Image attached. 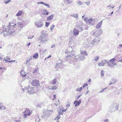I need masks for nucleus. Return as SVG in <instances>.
I'll return each instance as SVG.
<instances>
[{
    "instance_id": "1",
    "label": "nucleus",
    "mask_w": 122,
    "mask_h": 122,
    "mask_svg": "<svg viewBox=\"0 0 122 122\" xmlns=\"http://www.w3.org/2000/svg\"><path fill=\"white\" fill-rule=\"evenodd\" d=\"M16 24L10 22L8 26H7L5 29V30H4L0 29V34L3 33V35L5 36L7 35L14 33V31L13 29L15 27Z\"/></svg>"
},
{
    "instance_id": "2",
    "label": "nucleus",
    "mask_w": 122,
    "mask_h": 122,
    "mask_svg": "<svg viewBox=\"0 0 122 122\" xmlns=\"http://www.w3.org/2000/svg\"><path fill=\"white\" fill-rule=\"evenodd\" d=\"M26 90L28 93L30 94H33L37 91V88L35 87H31L30 86L27 87Z\"/></svg>"
},
{
    "instance_id": "3",
    "label": "nucleus",
    "mask_w": 122,
    "mask_h": 122,
    "mask_svg": "<svg viewBox=\"0 0 122 122\" xmlns=\"http://www.w3.org/2000/svg\"><path fill=\"white\" fill-rule=\"evenodd\" d=\"M102 33V31L101 29L97 30L95 32H94L92 35L93 36L97 37L100 36Z\"/></svg>"
},
{
    "instance_id": "4",
    "label": "nucleus",
    "mask_w": 122,
    "mask_h": 122,
    "mask_svg": "<svg viewBox=\"0 0 122 122\" xmlns=\"http://www.w3.org/2000/svg\"><path fill=\"white\" fill-rule=\"evenodd\" d=\"M34 24L37 28L41 27L44 25L43 21L41 20L36 21L34 22Z\"/></svg>"
},
{
    "instance_id": "5",
    "label": "nucleus",
    "mask_w": 122,
    "mask_h": 122,
    "mask_svg": "<svg viewBox=\"0 0 122 122\" xmlns=\"http://www.w3.org/2000/svg\"><path fill=\"white\" fill-rule=\"evenodd\" d=\"M31 111L29 109L26 108L25 110V112H23V113H24V118H27V116H29L31 113Z\"/></svg>"
},
{
    "instance_id": "6",
    "label": "nucleus",
    "mask_w": 122,
    "mask_h": 122,
    "mask_svg": "<svg viewBox=\"0 0 122 122\" xmlns=\"http://www.w3.org/2000/svg\"><path fill=\"white\" fill-rule=\"evenodd\" d=\"M31 84L33 86H39V81L38 80L34 79L31 81Z\"/></svg>"
},
{
    "instance_id": "7",
    "label": "nucleus",
    "mask_w": 122,
    "mask_h": 122,
    "mask_svg": "<svg viewBox=\"0 0 122 122\" xmlns=\"http://www.w3.org/2000/svg\"><path fill=\"white\" fill-rule=\"evenodd\" d=\"M78 56H76L75 58L78 60L79 58L81 60L85 59V56H87V54H80Z\"/></svg>"
},
{
    "instance_id": "8",
    "label": "nucleus",
    "mask_w": 122,
    "mask_h": 122,
    "mask_svg": "<svg viewBox=\"0 0 122 122\" xmlns=\"http://www.w3.org/2000/svg\"><path fill=\"white\" fill-rule=\"evenodd\" d=\"M100 39L98 38H96L92 41L91 44L93 45H97L100 41Z\"/></svg>"
},
{
    "instance_id": "9",
    "label": "nucleus",
    "mask_w": 122,
    "mask_h": 122,
    "mask_svg": "<svg viewBox=\"0 0 122 122\" xmlns=\"http://www.w3.org/2000/svg\"><path fill=\"white\" fill-rule=\"evenodd\" d=\"M48 40L46 38L42 37L41 36L39 37L38 39V41L39 42L42 43L45 42Z\"/></svg>"
},
{
    "instance_id": "10",
    "label": "nucleus",
    "mask_w": 122,
    "mask_h": 122,
    "mask_svg": "<svg viewBox=\"0 0 122 122\" xmlns=\"http://www.w3.org/2000/svg\"><path fill=\"white\" fill-rule=\"evenodd\" d=\"M63 61L61 60H59L58 61L56 64V68H60L61 65H62Z\"/></svg>"
},
{
    "instance_id": "11",
    "label": "nucleus",
    "mask_w": 122,
    "mask_h": 122,
    "mask_svg": "<svg viewBox=\"0 0 122 122\" xmlns=\"http://www.w3.org/2000/svg\"><path fill=\"white\" fill-rule=\"evenodd\" d=\"M81 99H80L78 101H77V100L75 101L74 102V104H75V107H77L81 103Z\"/></svg>"
},
{
    "instance_id": "12",
    "label": "nucleus",
    "mask_w": 122,
    "mask_h": 122,
    "mask_svg": "<svg viewBox=\"0 0 122 122\" xmlns=\"http://www.w3.org/2000/svg\"><path fill=\"white\" fill-rule=\"evenodd\" d=\"M73 31L74 35L76 36L78 35L79 31V30L77 29H74Z\"/></svg>"
},
{
    "instance_id": "13",
    "label": "nucleus",
    "mask_w": 122,
    "mask_h": 122,
    "mask_svg": "<svg viewBox=\"0 0 122 122\" xmlns=\"http://www.w3.org/2000/svg\"><path fill=\"white\" fill-rule=\"evenodd\" d=\"M102 21H101L100 22L98 23L96 26V28L98 29L101 28L102 25Z\"/></svg>"
},
{
    "instance_id": "14",
    "label": "nucleus",
    "mask_w": 122,
    "mask_h": 122,
    "mask_svg": "<svg viewBox=\"0 0 122 122\" xmlns=\"http://www.w3.org/2000/svg\"><path fill=\"white\" fill-rule=\"evenodd\" d=\"M114 104L112 105L111 106H110L109 107V111L112 112L114 111Z\"/></svg>"
},
{
    "instance_id": "15",
    "label": "nucleus",
    "mask_w": 122,
    "mask_h": 122,
    "mask_svg": "<svg viewBox=\"0 0 122 122\" xmlns=\"http://www.w3.org/2000/svg\"><path fill=\"white\" fill-rule=\"evenodd\" d=\"M46 31H43L41 32V34L40 36L42 37L46 38Z\"/></svg>"
},
{
    "instance_id": "16",
    "label": "nucleus",
    "mask_w": 122,
    "mask_h": 122,
    "mask_svg": "<svg viewBox=\"0 0 122 122\" xmlns=\"http://www.w3.org/2000/svg\"><path fill=\"white\" fill-rule=\"evenodd\" d=\"M107 61V60H104L103 61H102L101 62L99 63L98 64L99 66H103L104 64Z\"/></svg>"
},
{
    "instance_id": "17",
    "label": "nucleus",
    "mask_w": 122,
    "mask_h": 122,
    "mask_svg": "<svg viewBox=\"0 0 122 122\" xmlns=\"http://www.w3.org/2000/svg\"><path fill=\"white\" fill-rule=\"evenodd\" d=\"M76 27L79 30H81V31L82 30L81 25H79L77 24V25L76 26Z\"/></svg>"
},
{
    "instance_id": "18",
    "label": "nucleus",
    "mask_w": 122,
    "mask_h": 122,
    "mask_svg": "<svg viewBox=\"0 0 122 122\" xmlns=\"http://www.w3.org/2000/svg\"><path fill=\"white\" fill-rule=\"evenodd\" d=\"M89 23L91 25H93L94 20L91 18L88 20Z\"/></svg>"
},
{
    "instance_id": "19",
    "label": "nucleus",
    "mask_w": 122,
    "mask_h": 122,
    "mask_svg": "<svg viewBox=\"0 0 122 122\" xmlns=\"http://www.w3.org/2000/svg\"><path fill=\"white\" fill-rule=\"evenodd\" d=\"M43 13H42V14L43 15H47L49 13L48 11L46 9H44L43 10Z\"/></svg>"
},
{
    "instance_id": "20",
    "label": "nucleus",
    "mask_w": 122,
    "mask_h": 122,
    "mask_svg": "<svg viewBox=\"0 0 122 122\" xmlns=\"http://www.w3.org/2000/svg\"><path fill=\"white\" fill-rule=\"evenodd\" d=\"M53 17L54 15L53 14H52L51 15H50L47 17V20H51L53 18Z\"/></svg>"
},
{
    "instance_id": "21",
    "label": "nucleus",
    "mask_w": 122,
    "mask_h": 122,
    "mask_svg": "<svg viewBox=\"0 0 122 122\" xmlns=\"http://www.w3.org/2000/svg\"><path fill=\"white\" fill-rule=\"evenodd\" d=\"M107 64L108 65V66L112 67L113 66V64L110 62L108 60L107 61Z\"/></svg>"
},
{
    "instance_id": "22",
    "label": "nucleus",
    "mask_w": 122,
    "mask_h": 122,
    "mask_svg": "<svg viewBox=\"0 0 122 122\" xmlns=\"http://www.w3.org/2000/svg\"><path fill=\"white\" fill-rule=\"evenodd\" d=\"M17 25L19 27L22 28L23 27L22 24L21 22H18Z\"/></svg>"
},
{
    "instance_id": "23",
    "label": "nucleus",
    "mask_w": 122,
    "mask_h": 122,
    "mask_svg": "<svg viewBox=\"0 0 122 122\" xmlns=\"http://www.w3.org/2000/svg\"><path fill=\"white\" fill-rule=\"evenodd\" d=\"M22 13V11L21 10L19 11L17 13L16 15L17 16H20Z\"/></svg>"
},
{
    "instance_id": "24",
    "label": "nucleus",
    "mask_w": 122,
    "mask_h": 122,
    "mask_svg": "<svg viewBox=\"0 0 122 122\" xmlns=\"http://www.w3.org/2000/svg\"><path fill=\"white\" fill-rule=\"evenodd\" d=\"M57 88V87L56 86H55L52 87V88H49L52 90H55Z\"/></svg>"
},
{
    "instance_id": "25",
    "label": "nucleus",
    "mask_w": 122,
    "mask_h": 122,
    "mask_svg": "<svg viewBox=\"0 0 122 122\" xmlns=\"http://www.w3.org/2000/svg\"><path fill=\"white\" fill-rule=\"evenodd\" d=\"M56 79H55L51 81V82L53 84H55L56 82Z\"/></svg>"
},
{
    "instance_id": "26",
    "label": "nucleus",
    "mask_w": 122,
    "mask_h": 122,
    "mask_svg": "<svg viewBox=\"0 0 122 122\" xmlns=\"http://www.w3.org/2000/svg\"><path fill=\"white\" fill-rule=\"evenodd\" d=\"M43 116L44 117H48L49 115L47 114L46 112H44L43 113Z\"/></svg>"
},
{
    "instance_id": "27",
    "label": "nucleus",
    "mask_w": 122,
    "mask_h": 122,
    "mask_svg": "<svg viewBox=\"0 0 122 122\" xmlns=\"http://www.w3.org/2000/svg\"><path fill=\"white\" fill-rule=\"evenodd\" d=\"M115 60L116 59L115 58H113V59L110 60L109 61L113 64L114 62L115 61Z\"/></svg>"
},
{
    "instance_id": "28",
    "label": "nucleus",
    "mask_w": 122,
    "mask_h": 122,
    "mask_svg": "<svg viewBox=\"0 0 122 122\" xmlns=\"http://www.w3.org/2000/svg\"><path fill=\"white\" fill-rule=\"evenodd\" d=\"M10 59V58L8 57L7 56L5 58L3 59L5 61L8 62V60H9Z\"/></svg>"
},
{
    "instance_id": "29",
    "label": "nucleus",
    "mask_w": 122,
    "mask_h": 122,
    "mask_svg": "<svg viewBox=\"0 0 122 122\" xmlns=\"http://www.w3.org/2000/svg\"><path fill=\"white\" fill-rule=\"evenodd\" d=\"M23 71H22V70H21V71H20V74L21 76L22 77H25L26 75V74H23Z\"/></svg>"
},
{
    "instance_id": "30",
    "label": "nucleus",
    "mask_w": 122,
    "mask_h": 122,
    "mask_svg": "<svg viewBox=\"0 0 122 122\" xmlns=\"http://www.w3.org/2000/svg\"><path fill=\"white\" fill-rule=\"evenodd\" d=\"M38 56V54H36L33 56V57L36 59L37 58Z\"/></svg>"
},
{
    "instance_id": "31",
    "label": "nucleus",
    "mask_w": 122,
    "mask_h": 122,
    "mask_svg": "<svg viewBox=\"0 0 122 122\" xmlns=\"http://www.w3.org/2000/svg\"><path fill=\"white\" fill-rule=\"evenodd\" d=\"M82 89V87H81L80 88H77L76 89V91L77 92L79 91V92H80Z\"/></svg>"
},
{
    "instance_id": "32",
    "label": "nucleus",
    "mask_w": 122,
    "mask_h": 122,
    "mask_svg": "<svg viewBox=\"0 0 122 122\" xmlns=\"http://www.w3.org/2000/svg\"><path fill=\"white\" fill-rule=\"evenodd\" d=\"M74 17L76 18H78V15L77 13H76L74 14Z\"/></svg>"
},
{
    "instance_id": "33",
    "label": "nucleus",
    "mask_w": 122,
    "mask_h": 122,
    "mask_svg": "<svg viewBox=\"0 0 122 122\" xmlns=\"http://www.w3.org/2000/svg\"><path fill=\"white\" fill-rule=\"evenodd\" d=\"M99 56H97L95 58V61H97L99 59Z\"/></svg>"
},
{
    "instance_id": "34",
    "label": "nucleus",
    "mask_w": 122,
    "mask_h": 122,
    "mask_svg": "<svg viewBox=\"0 0 122 122\" xmlns=\"http://www.w3.org/2000/svg\"><path fill=\"white\" fill-rule=\"evenodd\" d=\"M101 74L102 76H103L104 74V71L103 70H102L101 72Z\"/></svg>"
},
{
    "instance_id": "35",
    "label": "nucleus",
    "mask_w": 122,
    "mask_h": 122,
    "mask_svg": "<svg viewBox=\"0 0 122 122\" xmlns=\"http://www.w3.org/2000/svg\"><path fill=\"white\" fill-rule=\"evenodd\" d=\"M61 111V110H59L58 111V112L59 113V115H60L61 114H62V110Z\"/></svg>"
},
{
    "instance_id": "36",
    "label": "nucleus",
    "mask_w": 122,
    "mask_h": 122,
    "mask_svg": "<svg viewBox=\"0 0 122 122\" xmlns=\"http://www.w3.org/2000/svg\"><path fill=\"white\" fill-rule=\"evenodd\" d=\"M71 1L70 2L69 0H66L65 2V3H66V4H69L71 3Z\"/></svg>"
},
{
    "instance_id": "37",
    "label": "nucleus",
    "mask_w": 122,
    "mask_h": 122,
    "mask_svg": "<svg viewBox=\"0 0 122 122\" xmlns=\"http://www.w3.org/2000/svg\"><path fill=\"white\" fill-rule=\"evenodd\" d=\"M84 3L86 4L87 5H89L90 4V1H89L87 2H85Z\"/></svg>"
},
{
    "instance_id": "38",
    "label": "nucleus",
    "mask_w": 122,
    "mask_h": 122,
    "mask_svg": "<svg viewBox=\"0 0 122 122\" xmlns=\"http://www.w3.org/2000/svg\"><path fill=\"white\" fill-rule=\"evenodd\" d=\"M54 25H53L51 26L50 29L51 30V32L52 31L54 27Z\"/></svg>"
},
{
    "instance_id": "39",
    "label": "nucleus",
    "mask_w": 122,
    "mask_h": 122,
    "mask_svg": "<svg viewBox=\"0 0 122 122\" xmlns=\"http://www.w3.org/2000/svg\"><path fill=\"white\" fill-rule=\"evenodd\" d=\"M11 1L10 0H7L4 3L6 4H7Z\"/></svg>"
},
{
    "instance_id": "40",
    "label": "nucleus",
    "mask_w": 122,
    "mask_h": 122,
    "mask_svg": "<svg viewBox=\"0 0 122 122\" xmlns=\"http://www.w3.org/2000/svg\"><path fill=\"white\" fill-rule=\"evenodd\" d=\"M80 53H87V52L85 50H84L83 51H81Z\"/></svg>"
},
{
    "instance_id": "41",
    "label": "nucleus",
    "mask_w": 122,
    "mask_h": 122,
    "mask_svg": "<svg viewBox=\"0 0 122 122\" xmlns=\"http://www.w3.org/2000/svg\"><path fill=\"white\" fill-rule=\"evenodd\" d=\"M88 85V84L87 83H85V84H84L83 86V88H84L86 86H87Z\"/></svg>"
},
{
    "instance_id": "42",
    "label": "nucleus",
    "mask_w": 122,
    "mask_h": 122,
    "mask_svg": "<svg viewBox=\"0 0 122 122\" xmlns=\"http://www.w3.org/2000/svg\"><path fill=\"white\" fill-rule=\"evenodd\" d=\"M77 3L80 5H82V3L81 1H79Z\"/></svg>"
},
{
    "instance_id": "43",
    "label": "nucleus",
    "mask_w": 122,
    "mask_h": 122,
    "mask_svg": "<svg viewBox=\"0 0 122 122\" xmlns=\"http://www.w3.org/2000/svg\"><path fill=\"white\" fill-rule=\"evenodd\" d=\"M44 5L45 6H47L48 8H50V5L46 3H45V4H44Z\"/></svg>"
},
{
    "instance_id": "44",
    "label": "nucleus",
    "mask_w": 122,
    "mask_h": 122,
    "mask_svg": "<svg viewBox=\"0 0 122 122\" xmlns=\"http://www.w3.org/2000/svg\"><path fill=\"white\" fill-rule=\"evenodd\" d=\"M50 23L49 22H46L45 26L46 27H48Z\"/></svg>"
},
{
    "instance_id": "45",
    "label": "nucleus",
    "mask_w": 122,
    "mask_h": 122,
    "mask_svg": "<svg viewBox=\"0 0 122 122\" xmlns=\"http://www.w3.org/2000/svg\"><path fill=\"white\" fill-rule=\"evenodd\" d=\"M61 117V116H60L59 115H58L56 117V118H57V120H58ZM56 118L55 119V120Z\"/></svg>"
},
{
    "instance_id": "46",
    "label": "nucleus",
    "mask_w": 122,
    "mask_h": 122,
    "mask_svg": "<svg viewBox=\"0 0 122 122\" xmlns=\"http://www.w3.org/2000/svg\"><path fill=\"white\" fill-rule=\"evenodd\" d=\"M71 55H69L67 56H66L65 58V59L67 61L68 60V59H67V58L68 57H69Z\"/></svg>"
},
{
    "instance_id": "47",
    "label": "nucleus",
    "mask_w": 122,
    "mask_h": 122,
    "mask_svg": "<svg viewBox=\"0 0 122 122\" xmlns=\"http://www.w3.org/2000/svg\"><path fill=\"white\" fill-rule=\"evenodd\" d=\"M38 68H36V69H35L33 71V73H36L37 72V70H38Z\"/></svg>"
},
{
    "instance_id": "48",
    "label": "nucleus",
    "mask_w": 122,
    "mask_h": 122,
    "mask_svg": "<svg viewBox=\"0 0 122 122\" xmlns=\"http://www.w3.org/2000/svg\"><path fill=\"white\" fill-rule=\"evenodd\" d=\"M30 60V58L29 59H28V58L27 59L26 62V64H27L28 63L29 61Z\"/></svg>"
},
{
    "instance_id": "49",
    "label": "nucleus",
    "mask_w": 122,
    "mask_h": 122,
    "mask_svg": "<svg viewBox=\"0 0 122 122\" xmlns=\"http://www.w3.org/2000/svg\"><path fill=\"white\" fill-rule=\"evenodd\" d=\"M37 4H43L44 5V4H45V3H44V2H38L37 3Z\"/></svg>"
},
{
    "instance_id": "50",
    "label": "nucleus",
    "mask_w": 122,
    "mask_h": 122,
    "mask_svg": "<svg viewBox=\"0 0 122 122\" xmlns=\"http://www.w3.org/2000/svg\"><path fill=\"white\" fill-rule=\"evenodd\" d=\"M15 61V60H11L10 61H8V62H10V63H11V62H14Z\"/></svg>"
},
{
    "instance_id": "51",
    "label": "nucleus",
    "mask_w": 122,
    "mask_h": 122,
    "mask_svg": "<svg viewBox=\"0 0 122 122\" xmlns=\"http://www.w3.org/2000/svg\"><path fill=\"white\" fill-rule=\"evenodd\" d=\"M2 104L1 103H0V109H1L2 108Z\"/></svg>"
},
{
    "instance_id": "52",
    "label": "nucleus",
    "mask_w": 122,
    "mask_h": 122,
    "mask_svg": "<svg viewBox=\"0 0 122 122\" xmlns=\"http://www.w3.org/2000/svg\"><path fill=\"white\" fill-rule=\"evenodd\" d=\"M6 27H5V25H3L2 27V28L3 29V30H5V28Z\"/></svg>"
},
{
    "instance_id": "53",
    "label": "nucleus",
    "mask_w": 122,
    "mask_h": 122,
    "mask_svg": "<svg viewBox=\"0 0 122 122\" xmlns=\"http://www.w3.org/2000/svg\"><path fill=\"white\" fill-rule=\"evenodd\" d=\"M104 89L103 88L99 92L100 93H102V92L104 91Z\"/></svg>"
},
{
    "instance_id": "54",
    "label": "nucleus",
    "mask_w": 122,
    "mask_h": 122,
    "mask_svg": "<svg viewBox=\"0 0 122 122\" xmlns=\"http://www.w3.org/2000/svg\"><path fill=\"white\" fill-rule=\"evenodd\" d=\"M108 119H105L104 121L105 122H108Z\"/></svg>"
},
{
    "instance_id": "55",
    "label": "nucleus",
    "mask_w": 122,
    "mask_h": 122,
    "mask_svg": "<svg viewBox=\"0 0 122 122\" xmlns=\"http://www.w3.org/2000/svg\"><path fill=\"white\" fill-rule=\"evenodd\" d=\"M51 57V55H49V56L48 57H47V58H46L45 59V60H46V59H47V58H49L50 57Z\"/></svg>"
},
{
    "instance_id": "56",
    "label": "nucleus",
    "mask_w": 122,
    "mask_h": 122,
    "mask_svg": "<svg viewBox=\"0 0 122 122\" xmlns=\"http://www.w3.org/2000/svg\"><path fill=\"white\" fill-rule=\"evenodd\" d=\"M113 11H112V12H111V13H110V14H109V15H108V16H111L112 14H113Z\"/></svg>"
},
{
    "instance_id": "57",
    "label": "nucleus",
    "mask_w": 122,
    "mask_h": 122,
    "mask_svg": "<svg viewBox=\"0 0 122 122\" xmlns=\"http://www.w3.org/2000/svg\"><path fill=\"white\" fill-rule=\"evenodd\" d=\"M54 98L53 99V100H54V99H55L56 98V96L55 95H53Z\"/></svg>"
},
{
    "instance_id": "58",
    "label": "nucleus",
    "mask_w": 122,
    "mask_h": 122,
    "mask_svg": "<svg viewBox=\"0 0 122 122\" xmlns=\"http://www.w3.org/2000/svg\"><path fill=\"white\" fill-rule=\"evenodd\" d=\"M14 122H20V121H19V120H15L14 121Z\"/></svg>"
},
{
    "instance_id": "59",
    "label": "nucleus",
    "mask_w": 122,
    "mask_h": 122,
    "mask_svg": "<svg viewBox=\"0 0 122 122\" xmlns=\"http://www.w3.org/2000/svg\"><path fill=\"white\" fill-rule=\"evenodd\" d=\"M70 106V105L69 104H67L66 105L67 107H69Z\"/></svg>"
},
{
    "instance_id": "60",
    "label": "nucleus",
    "mask_w": 122,
    "mask_h": 122,
    "mask_svg": "<svg viewBox=\"0 0 122 122\" xmlns=\"http://www.w3.org/2000/svg\"><path fill=\"white\" fill-rule=\"evenodd\" d=\"M34 37V36H33L32 37H28V39H31L32 38H33Z\"/></svg>"
},
{
    "instance_id": "61",
    "label": "nucleus",
    "mask_w": 122,
    "mask_h": 122,
    "mask_svg": "<svg viewBox=\"0 0 122 122\" xmlns=\"http://www.w3.org/2000/svg\"><path fill=\"white\" fill-rule=\"evenodd\" d=\"M59 103H57V102H56V103L55 104L56 106H57L59 105Z\"/></svg>"
},
{
    "instance_id": "62",
    "label": "nucleus",
    "mask_w": 122,
    "mask_h": 122,
    "mask_svg": "<svg viewBox=\"0 0 122 122\" xmlns=\"http://www.w3.org/2000/svg\"><path fill=\"white\" fill-rule=\"evenodd\" d=\"M87 18L86 17H85L83 19L84 20V21H86L87 20Z\"/></svg>"
},
{
    "instance_id": "63",
    "label": "nucleus",
    "mask_w": 122,
    "mask_h": 122,
    "mask_svg": "<svg viewBox=\"0 0 122 122\" xmlns=\"http://www.w3.org/2000/svg\"><path fill=\"white\" fill-rule=\"evenodd\" d=\"M81 96V95H80L79 96H78L77 97V100Z\"/></svg>"
},
{
    "instance_id": "64",
    "label": "nucleus",
    "mask_w": 122,
    "mask_h": 122,
    "mask_svg": "<svg viewBox=\"0 0 122 122\" xmlns=\"http://www.w3.org/2000/svg\"><path fill=\"white\" fill-rule=\"evenodd\" d=\"M116 65V64L115 63L113 62V66Z\"/></svg>"
}]
</instances>
